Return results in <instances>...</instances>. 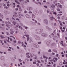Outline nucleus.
<instances>
[{
    "instance_id": "1",
    "label": "nucleus",
    "mask_w": 67,
    "mask_h": 67,
    "mask_svg": "<svg viewBox=\"0 0 67 67\" xmlns=\"http://www.w3.org/2000/svg\"><path fill=\"white\" fill-rule=\"evenodd\" d=\"M43 30L42 29H37L35 30V32L36 33L40 34V33H41L43 32Z\"/></svg>"
},
{
    "instance_id": "2",
    "label": "nucleus",
    "mask_w": 67,
    "mask_h": 67,
    "mask_svg": "<svg viewBox=\"0 0 67 67\" xmlns=\"http://www.w3.org/2000/svg\"><path fill=\"white\" fill-rule=\"evenodd\" d=\"M35 38L36 40H40V37L36 35L35 36Z\"/></svg>"
},
{
    "instance_id": "3",
    "label": "nucleus",
    "mask_w": 67,
    "mask_h": 67,
    "mask_svg": "<svg viewBox=\"0 0 67 67\" xmlns=\"http://www.w3.org/2000/svg\"><path fill=\"white\" fill-rule=\"evenodd\" d=\"M5 23L6 24V26L7 27H8V28L9 29H10V27H9V25L8 24H11V22H7V21H6L5 22Z\"/></svg>"
},
{
    "instance_id": "4",
    "label": "nucleus",
    "mask_w": 67,
    "mask_h": 67,
    "mask_svg": "<svg viewBox=\"0 0 67 67\" xmlns=\"http://www.w3.org/2000/svg\"><path fill=\"white\" fill-rule=\"evenodd\" d=\"M43 22L44 23H45L46 24H48V20L46 19H44Z\"/></svg>"
},
{
    "instance_id": "5",
    "label": "nucleus",
    "mask_w": 67,
    "mask_h": 67,
    "mask_svg": "<svg viewBox=\"0 0 67 67\" xmlns=\"http://www.w3.org/2000/svg\"><path fill=\"white\" fill-rule=\"evenodd\" d=\"M34 46L36 48H37L39 47V46L38 45V44L36 43H34Z\"/></svg>"
},
{
    "instance_id": "6",
    "label": "nucleus",
    "mask_w": 67,
    "mask_h": 67,
    "mask_svg": "<svg viewBox=\"0 0 67 67\" xmlns=\"http://www.w3.org/2000/svg\"><path fill=\"white\" fill-rule=\"evenodd\" d=\"M41 36L43 37H46L47 36V34L44 33H42L41 34Z\"/></svg>"
},
{
    "instance_id": "7",
    "label": "nucleus",
    "mask_w": 67,
    "mask_h": 67,
    "mask_svg": "<svg viewBox=\"0 0 67 67\" xmlns=\"http://www.w3.org/2000/svg\"><path fill=\"white\" fill-rule=\"evenodd\" d=\"M43 56L44 58H46V59L45 60V62H47V58H48V57L45 56L44 55Z\"/></svg>"
},
{
    "instance_id": "8",
    "label": "nucleus",
    "mask_w": 67,
    "mask_h": 67,
    "mask_svg": "<svg viewBox=\"0 0 67 67\" xmlns=\"http://www.w3.org/2000/svg\"><path fill=\"white\" fill-rule=\"evenodd\" d=\"M10 33L11 34H13V33H14V31H13V30L12 29H10Z\"/></svg>"
},
{
    "instance_id": "9",
    "label": "nucleus",
    "mask_w": 67,
    "mask_h": 67,
    "mask_svg": "<svg viewBox=\"0 0 67 67\" xmlns=\"http://www.w3.org/2000/svg\"><path fill=\"white\" fill-rule=\"evenodd\" d=\"M46 27L49 31H52V29L51 28L49 27H48L47 26H46Z\"/></svg>"
},
{
    "instance_id": "10",
    "label": "nucleus",
    "mask_w": 67,
    "mask_h": 67,
    "mask_svg": "<svg viewBox=\"0 0 67 67\" xmlns=\"http://www.w3.org/2000/svg\"><path fill=\"white\" fill-rule=\"evenodd\" d=\"M25 36L27 37V41H29V39H30V38L28 37H29V35H25Z\"/></svg>"
},
{
    "instance_id": "11",
    "label": "nucleus",
    "mask_w": 67,
    "mask_h": 67,
    "mask_svg": "<svg viewBox=\"0 0 67 67\" xmlns=\"http://www.w3.org/2000/svg\"><path fill=\"white\" fill-rule=\"evenodd\" d=\"M26 55H27V57L28 58H30V57L29 56V55H30V53H27L26 54Z\"/></svg>"
},
{
    "instance_id": "12",
    "label": "nucleus",
    "mask_w": 67,
    "mask_h": 67,
    "mask_svg": "<svg viewBox=\"0 0 67 67\" xmlns=\"http://www.w3.org/2000/svg\"><path fill=\"white\" fill-rule=\"evenodd\" d=\"M4 7V9H9V8L8 7H7L6 6V5L5 4H4L3 5Z\"/></svg>"
},
{
    "instance_id": "13",
    "label": "nucleus",
    "mask_w": 67,
    "mask_h": 67,
    "mask_svg": "<svg viewBox=\"0 0 67 67\" xmlns=\"http://www.w3.org/2000/svg\"><path fill=\"white\" fill-rule=\"evenodd\" d=\"M26 18H30V15H28V14H27L26 15Z\"/></svg>"
},
{
    "instance_id": "14",
    "label": "nucleus",
    "mask_w": 67,
    "mask_h": 67,
    "mask_svg": "<svg viewBox=\"0 0 67 67\" xmlns=\"http://www.w3.org/2000/svg\"><path fill=\"white\" fill-rule=\"evenodd\" d=\"M14 16L15 17H17L18 16V15H17V13H14Z\"/></svg>"
},
{
    "instance_id": "15",
    "label": "nucleus",
    "mask_w": 67,
    "mask_h": 67,
    "mask_svg": "<svg viewBox=\"0 0 67 67\" xmlns=\"http://www.w3.org/2000/svg\"><path fill=\"white\" fill-rule=\"evenodd\" d=\"M51 7L53 9H55V5H51Z\"/></svg>"
},
{
    "instance_id": "16",
    "label": "nucleus",
    "mask_w": 67,
    "mask_h": 67,
    "mask_svg": "<svg viewBox=\"0 0 67 67\" xmlns=\"http://www.w3.org/2000/svg\"><path fill=\"white\" fill-rule=\"evenodd\" d=\"M58 6H59V7L60 8H62V5H60L59 3H58Z\"/></svg>"
},
{
    "instance_id": "17",
    "label": "nucleus",
    "mask_w": 67,
    "mask_h": 67,
    "mask_svg": "<svg viewBox=\"0 0 67 67\" xmlns=\"http://www.w3.org/2000/svg\"><path fill=\"white\" fill-rule=\"evenodd\" d=\"M32 7H29V10H28V9H27L28 11H31L32 10Z\"/></svg>"
},
{
    "instance_id": "18",
    "label": "nucleus",
    "mask_w": 67,
    "mask_h": 67,
    "mask_svg": "<svg viewBox=\"0 0 67 67\" xmlns=\"http://www.w3.org/2000/svg\"><path fill=\"white\" fill-rule=\"evenodd\" d=\"M0 16L2 18V19H3V15H1V14L0 13Z\"/></svg>"
},
{
    "instance_id": "19",
    "label": "nucleus",
    "mask_w": 67,
    "mask_h": 67,
    "mask_svg": "<svg viewBox=\"0 0 67 67\" xmlns=\"http://www.w3.org/2000/svg\"><path fill=\"white\" fill-rule=\"evenodd\" d=\"M32 18H35V16L34 14H32Z\"/></svg>"
},
{
    "instance_id": "20",
    "label": "nucleus",
    "mask_w": 67,
    "mask_h": 67,
    "mask_svg": "<svg viewBox=\"0 0 67 67\" xmlns=\"http://www.w3.org/2000/svg\"><path fill=\"white\" fill-rule=\"evenodd\" d=\"M4 58V57L3 56H2L1 58V60H3Z\"/></svg>"
},
{
    "instance_id": "21",
    "label": "nucleus",
    "mask_w": 67,
    "mask_h": 67,
    "mask_svg": "<svg viewBox=\"0 0 67 67\" xmlns=\"http://www.w3.org/2000/svg\"><path fill=\"white\" fill-rule=\"evenodd\" d=\"M50 19L51 20H52L53 21V20L54 19V17H51L50 18Z\"/></svg>"
},
{
    "instance_id": "22",
    "label": "nucleus",
    "mask_w": 67,
    "mask_h": 67,
    "mask_svg": "<svg viewBox=\"0 0 67 67\" xmlns=\"http://www.w3.org/2000/svg\"><path fill=\"white\" fill-rule=\"evenodd\" d=\"M15 2H16V3H17L18 4H20V3H19V2H18L17 1L15 0Z\"/></svg>"
},
{
    "instance_id": "23",
    "label": "nucleus",
    "mask_w": 67,
    "mask_h": 67,
    "mask_svg": "<svg viewBox=\"0 0 67 67\" xmlns=\"http://www.w3.org/2000/svg\"><path fill=\"white\" fill-rule=\"evenodd\" d=\"M19 10L20 11H22V9H21V7H19Z\"/></svg>"
},
{
    "instance_id": "24",
    "label": "nucleus",
    "mask_w": 67,
    "mask_h": 67,
    "mask_svg": "<svg viewBox=\"0 0 67 67\" xmlns=\"http://www.w3.org/2000/svg\"><path fill=\"white\" fill-rule=\"evenodd\" d=\"M33 1V2H35V3H36L37 4H38V3L37 2H35V1Z\"/></svg>"
},
{
    "instance_id": "25",
    "label": "nucleus",
    "mask_w": 67,
    "mask_h": 67,
    "mask_svg": "<svg viewBox=\"0 0 67 67\" xmlns=\"http://www.w3.org/2000/svg\"><path fill=\"white\" fill-rule=\"evenodd\" d=\"M59 21V22L60 23V25H61V26H62V22H61V21Z\"/></svg>"
},
{
    "instance_id": "26",
    "label": "nucleus",
    "mask_w": 67,
    "mask_h": 67,
    "mask_svg": "<svg viewBox=\"0 0 67 67\" xmlns=\"http://www.w3.org/2000/svg\"><path fill=\"white\" fill-rule=\"evenodd\" d=\"M13 24H14V25H15V24H16V22L13 21Z\"/></svg>"
},
{
    "instance_id": "27",
    "label": "nucleus",
    "mask_w": 67,
    "mask_h": 67,
    "mask_svg": "<svg viewBox=\"0 0 67 67\" xmlns=\"http://www.w3.org/2000/svg\"><path fill=\"white\" fill-rule=\"evenodd\" d=\"M18 27L19 28V29H20L21 30H22L23 29V28H22V27H21V26H19Z\"/></svg>"
},
{
    "instance_id": "28",
    "label": "nucleus",
    "mask_w": 67,
    "mask_h": 67,
    "mask_svg": "<svg viewBox=\"0 0 67 67\" xmlns=\"http://www.w3.org/2000/svg\"><path fill=\"white\" fill-rule=\"evenodd\" d=\"M61 45H62V46H64V44H63V43H63V41H61Z\"/></svg>"
},
{
    "instance_id": "29",
    "label": "nucleus",
    "mask_w": 67,
    "mask_h": 67,
    "mask_svg": "<svg viewBox=\"0 0 67 67\" xmlns=\"http://www.w3.org/2000/svg\"><path fill=\"white\" fill-rule=\"evenodd\" d=\"M18 25H19V24H17V25H16V27H15V28H16L18 27Z\"/></svg>"
},
{
    "instance_id": "30",
    "label": "nucleus",
    "mask_w": 67,
    "mask_h": 67,
    "mask_svg": "<svg viewBox=\"0 0 67 67\" xmlns=\"http://www.w3.org/2000/svg\"><path fill=\"white\" fill-rule=\"evenodd\" d=\"M50 62H51V63H52V65L53 64H54V63H53V62H52L53 61V60H50Z\"/></svg>"
},
{
    "instance_id": "31",
    "label": "nucleus",
    "mask_w": 67,
    "mask_h": 67,
    "mask_svg": "<svg viewBox=\"0 0 67 67\" xmlns=\"http://www.w3.org/2000/svg\"><path fill=\"white\" fill-rule=\"evenodd\" d=\"M24 27H25V29H28V27L26 26H23Z\"/></svg>"
},
{
    "instance_id": "32",
    "label": "nucleus",
    "mask_w": 67,
    "mask_h": 67,
    "mask_svg": "<svg viewBox=\"0 0 67 67\" xmlns=\"http://www.w3.org/2000/svg\"><path fill=\"white\" fill-rule=\"evenodd\" d=\"M20 25H21V26H23V24L22 23H20Z\"/></svg>"
},
{
    "instance_id": "33",
    "label": "nucleus",
    "mask_w": 67,
    "mask_h": 67,
    "mask_svg": "<svg viewBox=\"0 0 67 67\" xmlns=\"http://www.w3.org/2000/svg\"><path fill=\"white\" fill-rule=\"evenodd\" d=\"M6 34H7V35H10V34L8 32H6Z\"/></svg>"
},
{
    "instance_id": "34",
    "label": "nucleus",
    "mask_w": 67,
    "mask_h": 67,
    "mask_svg": "<svg viewBox=\"0 0 67 67\" xmlns=\"http://www.w3.org/2000/svg\"><path fill=\"white\" fill-rule=\"evenodd\" d=\"M32 20L33 21H35V23H37V21H36V20H35L34 19H32Z\"/></svg>"
},
{
    "instance_id": "35",
    "label": "nucleus",
    "mask_w": 67,
    "mask_h": 67,
    "mask_svg": "<svg viewBox=\"0 0 67 67\" xmlns=\"http://www.w3.org/2000/svg\"><path fill=\"white\" fill-rule=\"evenodd\" d=\"M60 2L61 3H63V1L62 0H61L60 1Z\"/></svg>"
},
{
    "instance_id": "36",
    "label": "nucleus",
    "mask_w": 67,
    "mask_h": 67,
    "mask_svg": "<svg viewBox=\"0 0 67 67\" xmlns=\"http://www.w3.org/2000/svg\"><path fill=\"white\" fill-rule=\"evenodd\" d=\"M39 1H38V0H37V2H38V3H39V4L40 5H41V2H38Z\"/></svg>"
},
{
    "instance_id": "37",
    "label": "nucleus",
    "mask_w": 67,
    "mask_h": 67,
    "mask_svg": "<svg viewBox=\"0 0 67 67\" xmlns=\"http://www.w3.org/2000/svg\"><path fill=\"white\" fill-rule=\"evenodd\" d=\"M21 15H20V14H19V18H21Z\"/></svg>"
},
{
    "instance_id": "38",
    "label": "nucleus",
    "mask_w": 67,
    "mask_h": 67,
    "mask_svg": "<svg viewBox=\"0 0 67 67\" xmlns=\"http://www.w3.org/2000/svg\"><path fill=\"white\" fill-rule=\"evenodd\" d=\"M16 20H17V21H20V19L18 18H16Z\"/></svg>"
},
{
    "instance_id": "39",
    "label": "nucleus",
    "mask_w": 67,
    "mask_h": 67,
    "mask_svg": "<svg viewBox=\"0 0 67 67\" xmlns=\"http://www.w3.org/2000/svg\"><path fill=\"white\" fill-rule=\"evenodd\" d=\"M38 21H41V19L39 18H38Z\"/></svg>"
},
{
    "instance_id": "40",
    "label": "nucleus",
    "mask_w": 67,
    "mask_h": 67,
    "mask_svg": "<svg viewBox=\"0 0 67 67\" xmlns=\"http://www.w3.org/2000/svg\"><path fill=\"white\" fill-rule=\"evenodd\" d=\"M4 12L5 13H7V11L5 10L4 11Z\"/></svg>"
},
{
    "instance_id": "41",
    "label": "nucleus",
    "mask_w": 67,
    "mask_h": 67,
    "mask_svg": "<svg viewBox=\"0 0 67 67\" xmlns=\"http://www.w3.org/2000/svg\"><path fill=\"white\" fill-rule=\"evenodd\" d=\"M57 11H60V9H59V8L57 9Z\"/></svg>"
},
{
    "instance_id": "42",
    "label": "nucleus",
    "mask_w": 67,
    "mask_h": 67,
    "mask_svg": "<svg viewBox=\"0 0 67 67\" xmlns=\"http://www.w3.org/2000/svg\"><path fill=\"white\" fill-rule=\"evenodd\" d=\"M12 20H15V19H14V18L13 17H12Z\"/></svg>"
},
{
    "instance_id": "43",
    "label": "nucleus",
    "mask_w": 67,
    "mask_h": 67,
    "mask_svg": "<svg viewBox=\"0 0 67 67\" xmlns=\"http://www.w3.org/2000/svg\"><path fill=\"white\" fill-rule=\"evenodd\" d=\"M38 44H41V42H38Z\"/></svg>"
},
{
    "instance_id": "44",
    "label": "nucleus",
    "mask_w": 67,
    "mask_h": 67,
    "mask_svg": "<svg viewBox=\"0 0 67 67\" xmlns=\"http://www.w3.org/2000/svg\"><path fill=\"white\" fill-rule=\"evenodd\" d=\"M53 14H55V15H56V12H53Z\"/></svg>"
},
{
    "instance_id": "45",
    "label": "nucleus",
    "mask_w": 67,
    "mask_h": 67,
    "mask_svg": "<svg viewBox=\"0 0 67 67\" xmlns=\"http://www.w3.org/2000/svg\"><path fill=\"white\" fill-rule=\"evenodd\" d=\"M27 2H29V0H27L25 2V3H27Z\"/></svg>"
},
{
    "instance_id": "46",
    "label": "nucleus",
    "mask_w": 67,
    "mask_h": 67,
    "mask_svg": "<svg viewBox=\"0 0 67 67\" xmlns=\"http://www.w3.org/2000/svg\"><path fill=\"white\" fill-rule=\"evenodd\" d=\"M19 60L20 62H22V60H21V59H19Z\"/></svg>"
},
{
    "instance_id": "47",
    "label": "nucleus",
    "mask_w": 67,
    "mask_h": 67,
    "mask_svg": "<svg viewBox=\"0 0 67 67\" xmlns=\"http://www.w3.org/2000/svg\"><path fill=\"white\" fill-rule=\"evenodd\" d=\"M56 64H54L53 65V66H54V67H56Z\"/></svg>"
},
{
    "instance_id": "48",
    "label": "nucleus",
    "mask_w": 67,
    "mask_h": 67,
    "mask_svg": "<svg viewBox=\"0 0 67 67\" xmlns=\"http://www.w3.org/2000/svg\"><path fill=\"white\" fill-rule=\"evenodd\" d=\"M56 3V1H55L54 2V3L55 4V3Z\"/></svg>"
},
{
    "instance_id": "49",
    "label": "nucleus",
    "mask_w": 67,
    "mask_h": 67,
    "mask_svg": "<svg viewBox=\"0 0 67 67\" xmlns=\"http://www.w3.org/2000/svg\"><path fill=\"white\" fill-rule=\"evenodd\" d=\"M57 18L58 19H60V17L58 16L57 17Z\"/></svg>"
},
{
    "instance_id": "50",
    "label": "nucleus",
    "mask_w": 67,
    "mask_h": 67,
    "mask_svg": "<svg viewBox=\"0 0 67 67\" xmlns=\"http://www.w3.org/2000/svg\"><path fill=\"white\" fill-rule=\"evenodd\" d=\"M51 11H52V12H54V10L53 9H52L51 10Z\"/></svg>"
},
{
    "instance_id": "51",
    "label": "nucleus",
    "mask_w": 67,
    "mask_h": 67,
    "mask_svg": "<svg viewBox=\"0 0 67 67\" xmlns=\"http://www.w3.org/2000/svg\"><path fill=\"white\" fill-rule=\"evenodd\" d=\"M4 42L5 43H7V41H5V40H4Z\"/></svg>"
},
{
    "instance_id": "52",
    "label": "nucleus",
    "mask_w": 67,
    "mask_h": 67,
    "mask_svg": "<svg viewBox=\"0 0 67 67\" xmlns=\"http://www.w3.org/2000/svg\"><path fill=\"white\" fill-rule=\"evenodd\" d=\"M0 5L1 6H0V8H1V7H2V4H1Z\"/></svg>"
},
{
    "instance_id": "53",
    "label": "nucleus",
    "mask_w": 67,
    "mask_h": 67,
    "mask_svg": "<svg viewBox=\"0 0 67 67\" xmlns=\"http://www.w3.org/2000/svg\"><path fill=\"white\" fill-rule=\"evenodd\" d=\"M7 42L9 43H11V42L10 41H9V40H7Z\"/></svg>"
},
{
    "instance_id": "54",
    "label": "nucleus",
    "mask_w": 67,
    "mask_h": 67,
    "mask_svg": "<svg viewBox=\"0 0 67 67\" xmlns=\"http://www.w3.org/2000/svg\"><path fill=\"white\" fill-rule=\"evenodd\" d=\"M54 59H55V58H53V62H54V63H55V62H56V61H55V60H54Z\"/></svg>"
},
{
    "instance_id": "55",
    "label": "nucleus",
    "mask_w": 67,
    "mask_h": 67,
    "mask_svg": "<svg viewBox=\"0 0 67 67\" xmlns=\"http://www.w3.org/2000/svg\"><path fill=\"white\" fill-rule=\"evenodd\" d=\"M34 58H35V59H37V57H35Z\"/></svg>"
},
{
    "instance_id": "56",
    "label": "nucleus",
    "mask_w": 67,
    "mask_h": 67,
    "mask_svg": "<svg viewBox=\"0 0 67 67\" xmlns=\"http://www.w3.org/2000/svg\"><path fill=\"white\" fill-rule=\"evenodd\" d=\"M25 44H26V45H27V43L26 42V41H25Z\"/></svg>"
},
{
    "instance_id": "57",
    "label": "nucleus",
    "mask_w": 67,
    "mask_h": 67,
    "mask_svg": "<svg viewBox=\"0 0 67 67\" xmlns=\"http://www.w3.org/2000/svg\"><path fill=\"white\" fill-rule=\"evenodd\" d=\"M14 43H16V40L14 41Z\"/></svg>"
},
{
    "instance_id": "58",
    "label": "nucleus",
    "mask_w": 67,
    "mask_h": 67,
    "mask_svg": "<svg viewBox=\"0 0 67 67\" xmlns=\"http://www.w3.org/2000/svg\"><path fill=\"white\" fill-rule=\"evenodd\" d=\"M7 4H9V3H10V2L8 1L7 2Z\"/></svg>"
},
{
    "instance_id": "59",
    "label": "nucleus",
    "mask_w": 67,
    "mask_h": 67,
    "mask_svg": "<svg viewBox=\"0 0 67 67\" xmlns=\"http://www.w3.org/2000/svg\"><path fill=\"white\" fill-rule=\"evenodd\" d=\"M37 62L38 63H41V62H40V61L39 60H38Z\"/></svg>"
},
{
    "instance_id": "60",
    "label": "nucleus",
    "mask_w": 67,
    "mask_h": 67,
    "mask_svg": "<svg viewBox=\"0 0 67 67\" xmlns=\"http://www.w3.org/2000/svg\"><path fill=\"white\" fill-rule=\"evenodd\" d=\"M0 42L1 43H2V41L1 40H0Z\"/></svg>"
},
{
    "instance_id": "61",
    "label": "nucleus",
    "mask_w": 67,
    "mask_h": 67,
    "mask_svg": "<svg viewBox=\"0 0 67 67\" xmlns=\"http://www.w3.org/2000/svg\"><path fill=\"white\" fill-rule=\"evenodd\" d=\"M58 59L57 58H55V60L57 61V60Z\"/></svg>"
},
{
    "instance_id": "62",
    "label": "nucleus",
    "mask_w": 67,
    "mask_h": 67,
    "mask_svg": "<svg viewBox=\"0 0 67 67\" xmlns=\"http://www.w3.org/2000/svg\"><path fill=\"white\" fill-rule=\"evenodd\" d=\"M1 25H2V26H4V24H2Z\"/></svg>"
},
{
    "instance_id": "63",
    "label": "nucleus",
    "mask_w": 67,
    "mask_h": 67,
    "mask_svg": "<svg viewBox=\"0 0 67 67\" xmlns=\"http://www.w3.org/2000/svg\"><path fill=\"white\" fill-rule=\"evenodd\" d=\"M48 52H51V49H49L48 50Z\"/></svg>"
},
{
    "instance_id": "64",
    "label": "nucleus",
    "mask_w": 67,
    "mask_h": 67,
    "mask_svg": "<svg viewBox=\"0 0 67 67\" xmlns=\"http://www.w3.org/2000/svg\"><path fill=\"white\" fill-rule=\"evenodd\" d=\"M33 63L34 64H36V62H34Z\"/></svg>"
}]
</instances>
